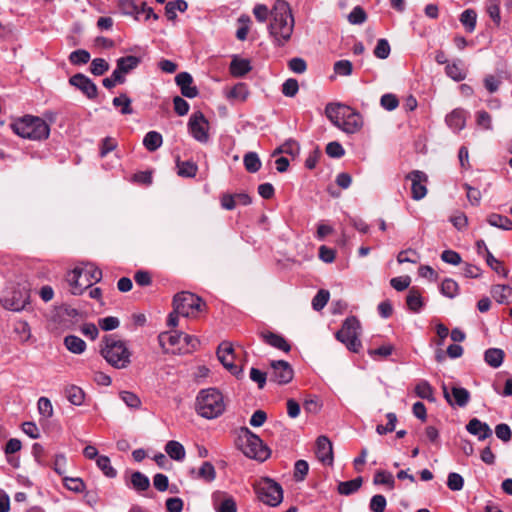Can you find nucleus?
I'll list each match as a JSON object with an SVG mask.
<instances>
[{
    "instance_id": "9",
    "label": "nucleus",
    "mask_w": 512,
    "mask_h": 512,
    "mask_svg": "<svg viewBox=\"0 0 512 512\" xmlns=\"http://www.w3.org/2000/svg\"><path fill=\"white\" fill-rule=\"evenodd\" d=\"M360 329L359 320L355 316H350L346 318L342 328L336 333V339L343 343L348 350L357 353L361 348Z\"/></svg>"
},
{
    "instance_id": "35",
    "label": "nucleus",
    "mask_w": 512,
    "mask_h": 512,
    "mask_svg": "<svg viewBox=\"0 0 512 512\" xmlns=\"http://www.w3.org/2000/svg\"><path fill=\"white\" fill-rule=\"evenodd\" d=\"M477 13L473 9H466L460 15V22L468 33H472L476 28Z\"/></svg>"
},
{
    "instance_id": "14",
    "label": "nucleus",
    "mask_w": 512,
    "mask_h": 512,
    "mask_svg": "<svg viewBox=\"0 0 512 512\" xmlns=\"http://www.w3.org/2000/svg\"><path fill=\"white\" fill-rule=\"evenodd\" d=\"M217 357L222 365L236 377L242 374V368L234 364V349L232 343L228 341L222 342L217 350Z\"/></svg>"
},
{
    "instance_id": "11",
    "label": "nucleus",
    "mask_w": 512,
    "mask_h": 512,
    "mask_svg": "<svg viewBox=\"0 0 512 512\" xmlns=\"http://www.w3.org/2000/svg\"><path fill=\"white\" fill-rule=\"evenodd\" d=\"M30 292L28 289L19 286L7 288L0 299L1 305L10 311L19 312L29 304Z\"/></svg>"
},
{
    "instance_id": "5",
    "label": "nucleus",
    "mask_w": 512,
    "mask_h": 512,
    "mask_svg": "<svg viewBox=\"0 0 512 512\" xmlns=\"http://www.w3.org/2000/svg\"><path fill=\"white\" fill-rule=\"evenodd\" d=\"M104 346L101 348V355L104 359L116 369L128 367L131 360V352L124 341L116 339L113 335H107L103 338Z\"/></svg>"
},
{
    "instance_id": "26",
    "label": "nucleus",
    "mask_w": 512,
    "mask_h": 512,
    "mask_svg": "<svg viewBox=\"0 0 512 512\" xmlns=\"http://www.w3.org/2000/svg\"><path fill=\"white\" fill-rule=\"evenodd\" d=\"M491 294L499 304H508L512 301V287L508 285H494Z\"/></svg>"
},
{
    "instance_id": "30",
    "label": "nucleus",
    "mask_w": 512,
    "mask_h": 512,
    "mask_svg": "<svg viewBox=\"0 0 512 512\" xmlns=\"http://www.w3.org/2000/svg\"><path fill=\"white\" fill-rule=\"evenodd\" d=\"M406 303L409 308L414 313H418L424 305L423 298L421 293L416 288H411L406 297Z\"/></svg>"
},
{
    "instance_id": "41",
    "label": "nucleus",
    "mask_w": 512,
    "mask_h": 512,
    "mask_svg": "<svg viewBox=\"0 0 512 512\" xmlns=\"http://www.w3.org/2000/svg\"><path fill=\"white\" fill-rule=\"evenodd\" d=\"M119 397L131 409L139 410L142 406L141 399L131 391H121Z\"/></svg>"
},
{
    "instance_id": "23",
    "label": "nucleus",
    "mask_w": 512,
    "mask_h": 512,
    "mask_svg": "<svg viewBox=\"0 0 512 512\" xmlns=\"http://www.w3.org/2000/svg\"><path fill=\"white\" fill-rule=\"evenodd\" d=\"M252 69L251 63L248 59L239 58L235 56L230 63V73L232 76L240 78L249 73Z\"/></svg>"
},
{
    "instance_id": "51",
    "label": "nucleus",
    "mask_w": 512,
    "mask_h": 512,
    "mask_svg": "<svg viewBox=\"0 0 512 512\" xmlns=\"http://www.w3.org/2000/svg\"><path fill=\"white\" fill-rule=\"evenodd\" d=\"M69 60L74 65L86 64L90 60V53L87 50L78 49L69 55Z\"/></svg>"
},
{
    "instance_id": "4",
    "label": "nucleus",
    "mask_w": 512,
    "mask_h": 512,
    "mask_svg": "<svg viewBox=\"0 0 512 512\" xmlns=\"http://www.w3.org/2000/svg\"><path fill=\"white\" fill-rule=\"evenodd\" d=\"M196 411L206 419L219 417L225 411L223 395L215 388L201 390L196 398Z\"/></svg>"
},
{
    "instance_id": "2",
    "label": "nucleus",
    "mask_w": 512,
    "mask_h": 512,
    "mask_svg": "<svg viewBox=\"0 0 512 512\" xmlns=\"http://www.w3.org/2000/svg\"><path fill=\"white\" fill-rule=\"evenodd\" d=\"M326 117L331 123L346 134L358 133L364 125L362 115L349 106L329 103L325 107Z\"/></svg>"
},
{
    "instance_id": "56",
    "label": "nucleus",
    "mask_w": 512,
    "mask_h": 512,
    "mask_svg": "<svg viewBox=\"0 0 512 512\" xmlns=\"http://www.w3.org/2000/svg\"><path fill=\"white\" fill-rule=\"evenodd\" d=\"M380 104L385 110L393 111L398 107L399 100L396 95L387 93L381 96Z\"/></svg>"
},
{
    "instance_id": "29",
    "label": "nucleus",
    "mask_w": 512,
    "mask_h": 512,
    "mask_svg": "<svg viewBox=\"0 0 512 512\" xmlns=\"http://www.w3.org/2000/svg\"><path fill=\"white\" fill-rule=\"evenodd\" d=\"M165 452L176 461H182L186 455L184 446L175 440H170L166 443Z\"/></svg>"
},
{
    "instance_id": "36",
    "label": "nucleus",
    "mask_w": 512,
    "mask_h": 512,
    "mask_svg": "<svg viewBox=\"0 0 512 512\" xmlns=\"http://www.w3.org/2000/svg\"><path fill=\"white\" fill-rule=\"evenodd\" d=\"M177 165V173L181 177L192 178L196 176L198 167L193 161H180L179 159L176 162Z\"/></svg>"
},
{
    "instance_id": "19",
    "label": "nucleus",
    "mask_w": 512,
    "mask_h": 512,
    "mask_svg": "<svg viewBox=\"0 0 512 512\" xmlns=\"http://www.w3.org/2000/svg\"><path fill=\"white\" fill-rule=\"evenodd\" d=\"M176 84L181 89V94L187 98H194L198 95V89L192 85L193 78L188 72H181L175 77Z\"/></svg>"
},
{
    "instance_id": "33",
    "label": "nucleus",
    "mask_w": 512,
    "mask_h": 512,
    "mask_svg": "<svg viewBox=\"0 0 512 512\" xmlns=\"http://www.w3.org/2000/svg\"><path fill=\"white\" fill-rule=\"evenodd\" d=\"M162 143V135L156 131L148 132L143 139V145L150 152L156 151L162 145Z\"/></svg>"
},
{
    "instance_id": "24",
    "label": "nucleus",
    "mask_w": 512,
    "mask_h": 512,
    "mask_svg": "<svg viewBox=\"0 0 512 512\" xmlns=\"http://www.w3.org/2000/svg\"><path fill=\"white\" fill-rule=\"evenodd\" d=\"M140 64V58L136 56L121 57L117 60V66L114 70L118 75L124 76L137 68Z\"/></svg>"
},
{
    "instance_id": "43",
    "label": "nucleus",
    "mask_w": 512,
    "mask_h": 512,
    "mask_svg": "<svg viewBox=\"0 0 512 512\" xmlns=\"http://www.w3.org/2000/svg\"><path fill=\"white\" fill-rule=\"evenodd\" d=\"M440 290L445 297L454 298L459 293V286L455 280L446 278L442 281Z\"/></svg>"
},
{
    "instance_id": "17",
    "label": "nucleus",
    "mask_w": 512,
    "mask_h": 512,
    "mask_svg": "<svg viewBox=\"0 0 512 512\" xmlns=\"http://www.w3.org/2000/svg\"><path fill=\"white\" fill-rule=\"evenodd\" d=\"M316 456L325 465L333 463V448L331 441L326 436H319L316 441Z\"/></svg>"
},
{
    "instance_id": "15",
    "label": "nucleus",
    "mask_w": 512,
    "mask_h": 512,
    "mask_svg": "<svg viewBox=\"0 0 512 512\" xmlns=\"http://www.w3.org/2000/svg\"><path fill=\"white\" fill-rule=\"evenodd\" d=\"M69 83L79 89L87 98L95 99L98 95L96 84L86 75L77 73L70 77Z\"/></svg>"
},
{
    "instance_id": "3",
    "label": "nucleus",
    "mask_w": 512,
    "mask_h": 512,
    "mask_svg": "<svg viewBox=\"0 0 512 512\" xmlns=\"http://www.w3.org/2000/svg\"><path fill=\"white\" fill-rule=\"evenodd\" d=\"M101 279L102 271L93 263H82L68 272L66 276L73 295H81L85 289L100 282Z\"/></svg>"
},
{
    "instance_id": "49",
    "label": "nucleus",
    "mask_w": 512,
    "mask_h": 512,
    "mask_svg": "<svg viewBox=\"0 0 512 512\" xmlns=\"http://www.w3.org/2000/svg\"><path fill=\"white\" fill-rule=\"evenodd\" d=\"M38 412L41 416L48 419L53 416V406L47 397H40L37 402Z\"/></svg>"
},
{
    "instance_id": "7",
    "label": "nucleus",
    "mask_w": 512,
    "mask_h": 512,
    "mask_svg": "<svg viewBox=\"0 0 512 512\" xmlns=\"http://www.w3.org/2000/svg\"><path fill=\"white\" fill-rule=\"evenodd\" d=\"M239 439L242 442L241 449L247 457L258 461H265L270 456L269 448L248 428H241Z\"/></svg>"
},
{
    "instance_id": "25",
    "label": "nucleus",
    "mask_w": 512,
    "mask_h": 512,
    "mask_svg": "<svg viewBox=\"0 0 512 512\" xmlns=\"http://www.w3.org/2000/svg\"><path fill=\"white\" fill-rule=\"evenodd\" d=\"M158 341L163 349L168 350L169 347H174L181 343L182 332L177 330L162 332L158 336Z\"/></svg>"
},
{
    "instance_id": "61",
    "label": "nucleus",
    "mask_w": 512,
    "mask_h": 512,
    "mask_svg": "<svg viewBox=\"0 0 512 512\" xmlns=\"http://www.w3.org/2000/svg\"><path fill=\"white\" fill-rule=\"evenodd\" d=\"M353 70L352 63L349 60H340L334 64V71L340 76H349Z\"/></svg>"
},
{
    "instance_id": "37",
    "label": "nucleus",
    "mask_w": 512,
    "mask_h": 512,
    "mask_svg": "<svg viewBox=\"0 0 512 512\" xmlns=\"http://www.w3.org/2000/svg\"><path fill=\"white\" fill-rule=\"evenodd\" d=\"M487 222L489 225L502 230H512V221L508 217L500 214L492 213L488 215Z\"/></svg>"
},
{
    "instance_id": "21",
    "label": "nucleus",
    "mask_w": 512,
    "mask_h": 512,
    "mask_svg": "<svg viewBox=\"0 0 512 512\" xmlns=\"http://www.w3.org/2000/svg\"><path fill=\"white\" fill-rule=\"evenodd\" d=\"M467 112L461 108L454 109L450 114L446 116L447 125L455 130L461 131L466 125Z\"/></svg>"
},
{
    "instance_id": "64",
    "label": "nucleus",
    "mask_w": 512,
    "mask_h": 512,
    "mask_svg": "<svg viewBox=\"0 0 512 512\" xmlns=\"http://www.w3.org/2000/svg\"><path fill=\"white\" fill-rule=\"evenodd\" d=\"M217 512H237V505L235 500L230 497L226 496L220 505L216 508Z\"/></svg>"
},
{
    "instance_id": "8",
    "label": "nucleus",
    "mask_w": 512,
    "mask_h": 512,
    "mask_svg": "<svg viewBox=\"0 0 512 512\" xmlns=\"http://www.w3.org/2000/svg\"><path fill=\"white\" fill-rule=\"evenodd\" d=\"M258 499L271 507L278 506L283 500V489L279 483L270 478H261L254 484Z\"/></svg>"
},
{
    "instance_id": "10",
    "label": "nucleus",
    "mask_w": 512,
    "mask_h": 512,
    "mask_svg": "<svg viewBox=\"0 0 512 512\" xmlns=\"http://www.w3.org/2000/svg\"><path fill=\"white\" fill-rule=\"evenodd\" d=\"M203 305L201 298L187 291L176 294L173 299L176 314L183 317H195L201 311Z\"/></svg>"
},
{
    "instance_id": "45",
    "label": "nucleus",
    "mask_w": 512,
    "mask_h": 512,
    "mask_svg": "<svg viewBox=\"0 0 512 512\" xmlns=\"http://www.w3.org/2000/svg\"><path fill=\"white\" fill-rule=\"evenodd\" d=\"M112 103L114 107H120L121 113L124 115L133 113V110L131 108V99L126 94H120V96L115 97Z\"/></svg>"
},
{
    "instance_id": "55",
    "label": "nucleus",
    "mask_w": 512,
    "mask_h": 512,
    "mask_svg": "<svg viewBox=\"0 0 512 512\" xmlns=\"http://www.w3.org/2000/svg\"><path fill=\"white\" fill-rule=\"evenodd\" d=\"M367 15L363 8L356 6L348 15L349 23L359 25L366 21Z\"/></svg>"
},
{
    "instance_id": "22",
    "label": "nucleus",
    "mask_w": 512,
    "mask_h": 512,
    "mask_svg": "<svg viewBox=\"0 0 512 512\" xmlns=\"http://www.w3.org/2000/svg\"><path fill=\"white\" fill-rule=\"evenodd\" d=\"M260 336L265 343L276 349L284 352H289L291 349L289 343L281 335L275 334L273 332H262Z\"/></svg>"
},
{
    "instance_id": "20",
    "label": "nucleus",
    "mask_w": 512,
    "mask_h": 512,
    "mask_svg": "<svg viewBox=\"0 0 512 512\" xmlns=\"http://www.w3.org/2000/svg\"><path fill=\"white\" fill-rule=\"evenodd\" d=\"M467 431L477 436L478 440L483 441L492 436V430L487 423L481 422L477 418L471 419L466 425Z\"/></svg>"
},
{
    "instance_id": "13",
    "label": "nucleus",
    "mask_w": 512,
    "mask_h": 512,
    "mask_svg": "<svg viewBox=\"0 0 512 512\" xmlns=\"http://www.w3.org/2000/svg\"><path fill=\"white\" fill-rule=\"evenodd\" d=\"M269 379L279 385L289 383L294 376L291 365L284 360L272 361L270 363Z\"/></svg>"
},
{
    "instance_id": "40",
    "label": "nucleus",
    "mask_w": 512,
    "mask_h": 512,
    "mask_svg": "<svg viewBox=\"0 0 512 512\" xmlns=\"http://www.w3.org/2000/svg\"><path fill=\"white\" fill-rule=\"evenodd\" d=\"M98 468L108 478H115L117 476L116 469L111 465L110 458L108 456L101 455L96 459Z\"/></svg>"
},
{
    "instance_id": "38",
    "label": "nucleus",
    "mask_w": 512,
    "mask_h": 512,
    "mask_svg": "<svg viewBox=\"0 0 512 512\" xmlns=\"http://www.w3.org/2000/svg\"><path fill=\"white\" fill-rule=\"evenodd\" d=\"M363 483L362 477H357L355 479L340 482L338 484V492L342 495H350L356 492Z\"/></svg>"
},
{
    "instance_id": "57",
    "label": "nucleus",
    "mask_w": 512,
    "mask_h": 512,
    "mask_svg": "<svg viewBox=\"0 0 512 512\" xmlns=\"http://www.w3.org/2000/svg\"><path fill=\"white\" fill-rule=\"evenodd\" d=\"M447 486L452 491H460L464 486V479L460 474L451 472L447 478Z\"/></svg>"
},
{
    "instance_id": "28",
    "label": "nucleus",
    "mask_w": 512,
    "mask_h": 512,
    "mask_svg": "<svg viewBox=\"0 0 512 512\" xmlns=\"http://www.w3.org/2000/svg\"><path fill=\"white\" fill-rule=\"evenodd\" d=\"M504 351L499 348H489L484 353L485 362L492 368H498L504 360Z\"/></svg>"
},
{
    "instance_id": "47",
    "label": "nucleus",
    "mask_w": 512,
    "mask_h": 512,
    "mask_svg": "<svg viewBox=\"0 0 512 512\" xmlns=\"http://www.w3.org/2000/svg\"><path fill=\"white\" fill-rule=\"evenodd\" d=\"M386 418L388 420L387 424L384 425H377L376 432L379 435H384L387 433H391L395 430L396 422H397V416L395 413L389 412L386 415Z\"/></svg>"
},
{
    "instance_id": "12",
    "label": "nucleus",
    "mask_w": 512,
    "mask_h": 512,
    "mask_svg": "<svg viewBox=\"0 0 512 512\" xmlns=\"http://www.w3.org/2000/svg\"><path fill=\"white\" fill-rule=\"evenodd\" d=\"M191 136L200 143L209 141V122L200 111L194 112L188 121Z\"/></svg>"
},
{
    "instance_id": "44",
    "label": "nucleus",
    "mask_w": 512,
    "mask_h": 512,
    "mask_svg": "<svg viewBox=\"0 0 512 512\" xmlns=\"http://www.w3.org/2000/svg\"><path fill=\"white\" fill-rule=\"evenodd\" d=\"M415 393L418 397L422 398V399H427L429 401H433L434 398H433V388L431 387V385L425 381V380H422L420 381L416 387H415Z\"/></svg>"
},
{
    "instance_id": "52",
    "label": "nucleus",
    "mask_w": 512,
    "mask_h": 512,
    "mask_svg": "<svg viewBox=\"0 0 512 512\" xmlns=\"http://www.w3.org/2000/svg\"><path fill=\"white\" fill-rule=\"evenodd\" d=\"M329 292L327 290H319L312 299V307L316 311H320L325 307L329 300Z\"/></svg>"
},
{
    "instance_id": "54",
    "label": "nucleus",
    "mask_w": 512,
    "mask_h": 512,
    "mask_svg": "<svg viewBox=\"0 0 512 512\" xmlns=\"http://www.w3.org/2000/svg\"><path fill=\"white\" fill-rule=\"evenodd\" d=\"M64 486L73 492H82L85 489V483L81 478L63 477Z\"/></svg>"
},
{
    "instance_id": "53",
    "label": "nucleus",
    "mask_w": 512,
    "mask_h": 512,
    "mask_svg": "<svg viewBox=\"0 0 512 512\" xmlns=\"http://www.w3.org/2000/svg\"><path fill=\"white\" fill-rule=\"evenodd\" d=\"M120 8H121L122 12L126 15H135L136 19H138L139 15H140L139 5L134 0L121 1Z\"/></svg>"
},
{
    "instance_id": "48",
    "label": "nucleus",
    "mask_w": 512,
    "mask_h": 512,
    "mask_svg": "<svg viewBox=\"0 0 512 512\" xmlns=\"http://www.w3.org/2000/svg\"><path fill=\"white\" fill-rule=\"evenodd\" d=\"M198 477L206 482H212L216 478V471L210 462H204L198 472Z\"/></svg>"
},
{
    "instance_id": "42",
    "label": "nucleus",
    "mask_w": 512,
    "mask_h": 512,
    "mask_svg": "<svg viewBox=\"0 0 512 512\" xmlns=\"http://www.w3.org/2000/svg\"><path fill=\"white\" fill-rule=\"evenodd\" d=\"M131 484L135 490L141 492L149 488L150 481L146 475L137 471L131 475Z\"/></svg>"
},
{
    "instance_id": "58",
    "label": "nucleus",
    "mask_w": 512,
    "mask_h": 512,
    "mask_svg": "<svg viewBox=\"0 0 512 512\" xmlns=\"http://www.w3.org/2000/svg\"><path fill=\"white\" fill-rule=\"evenodd\" d=\"M390 54V45L386 39H379L374 49V55L379 59H386Z\"/></svg>"
},
{
    "instance_id": "50",
    "label": "nucleus",
    "mask_w": 512,
    "mask_h": 512,
    "mask_svg": "<svg viewBox=\"0 0 512 512\" xmlns=\"http://www.w3.org/2000/svg\"><path fill=\"white\" fill-rule=\"evenodd\" d=\"M109 70L108 62L103 58H95L90 65V71L95 76L103 75Z\"/></svg>"
},
{
    "instance_id": "63",
    "label": "nucleus",
    "mask_w": 512,
    "mask_h": 512,
    "mask_svg": "<svg viewBox=\"0 0 512 512\" xmlns=\"http://www.w3.org/2000/svg\"><path fill=\"white\" fill-rule=\"evenodd\" d=\"M326 153L332 158H340L345 154V150L339 142L332 141L327 144Z\"/></svg>"
},
{
    "instance_id": "6",
    "label": "nucleus",
    "mask_w": 512,
    "mask_h": 512,
    "mask_svg": "<svg viewBox=\"0 0 512 512\" xmlns=\"http://www.w3.org/2000/svg\"><path fill=\"white\" fill-rule=\"evenodd\" d=\"M13 131L22 138L30 140L47 139L50 134L48 124L41 118L26 115L12 124Z\"/></svg>"
},
{
    "instance_id": "39",
    "label": "nucleus",
    "mask_w": 512,
    "mask_h": 512,
    "mask_svg": "<svg viewBox=\"0 0 512 512\" xmlns=\"http://www.w3.org/2000/svg\"><path fill=\"white\" fill-rule=\"evenodd\" d=\"M245 169L250 173H256L261 168V160L256 152H248L244 155Z\"/></svg>"
},
{
    "instance_id": "62",
    "label": "nucleus",
    "mask_w": 512,
    "mask_h": 512,
    "mask_svg": "<svg viewBox=\"0 0 512 512\" xmlns=\"http://www.w3.org/2000/svg\"><path fill=\"white\" fill-rule=\"evenodd\" d=\"M464 188L466 190L467 199L473 206H478L481 201V192L479 189L470 186L469 184H464Z\"/></svg>"
},
{
    "instance_id": "34",
    "label": "nucleus",
    "mask_w": 512,
    "mask_h": 512,
    "mask_svg": "<svg viewBox=\"0 0 512 512\" xmlns=\"http://www.w3.org/2000/svg\"><path fill=\"white\" fill-rule=\"evenodd\" d=\"M188 8V4L185 0L170 1L165 6V14L169 20L176 19V12H185Z\"/></svg>"
},
{
    "instance_id": "1",
    "label": "nucleus",
    "mask_w": 512,
    "mask_h": 512,
    "mask_svg": "<svg viewBox=\"0 0 512 512\" xmlns=\"http://www.w3.org/2000/svg\"><path fill=\"white\" fill-rule=\"evenodd\" d=\"M269 33L278 46L285 45L294 30V17L290 5L285 0H276L271 10Z\"/></svg>"
},
{
    "instance_id": "60",
    "label": "nucleus",
    "mask_w": 512,
    "mask_h": 512,
    "mask_svg": "<svg viewBox=\"0 0 512 512\" xmlns=\"http://www.w3.org/2000/svg\"><path fill=\"white\" fill-rule=\"evenodd\" d=\"M298 90V81L293 78L287 79L282 85V93L287 97H294Z\"/></svg>"
},
{
    "instance_id": "46",
    "label": "nucleus",
    "mask_w": 512,
    "mask_h": 512,
    "mask_svg": "<svg viewBox=\"0 0 512 512\" xmlns=\"http://www.w3.org/2000/svg\"><path fill=\"white\" fill-rule=\"evenodd\" d=\"M446 74L454 81H462L466 77V73L460 63L448 64L445 68Z\"/></svg>"
},
{
    "instance_id": "18",
    "label": "nucleus",
    "mask_w": 512,
    "mask_h": 512,
    "mask_svg": "<svg viewBox=\"0 0 512 512\" xmlns=\"http://www.w3.org/2000/svg\"><path fill=\"white\" fill-rule=\"evenodd\" d=\"M443 394L450 405L456 404L459 407H464L470 400L469 391L462 387H452L450 395L447 388L443 386Z\"/></svg>"
},
{
    "instance_id": "32",
    "label": "nucleus",
    "mask_w": 512,
    "mask_h": 512,
    "mask_svg": "<svg viewBox=\"0 0 512 512\" xmlns=\"http://www.w3.org/2000/svg\"><path fill=\"white\" fill-rule=\"evenodd\" d=\"M65 396L67 400L76 406H80L84 402L85 394L84 391L75 385H70L65 389Z\"/></svg>"
},
{
    "instance_id": "59",
    "label": "nucleus",
    "mask_w": 512,
    "mask_h": 512,
    "mask_svg": "<svg viewBox=\"0 0 512 512\" xmlns=\"http://www.w3.org/2000/svg\"><path fill=\"white\" fill-rule=\"evenodd\" d=\"M386 505V498L383 495L377 494L371 498L369 508L372 512H384Z\"/></svg>"
},
{
    "instance_id": "31",
    "label": "nucleus",
    "mask_w": 512,
    "mask_h": 512,
    "mask_svg": "<svg viewBox=\"0 0 512 512\" xmlns=\"http://www.w3.org/2000/svg\"><path fill=\"white\" fill-rule=\"evenodd\" d=\"M65 347L74 354H81L86 349V343L80 337L68 335L64 338Z\"/></svg>"
},
{
    "instance_id": "27",
    "label": "nucleus",
    "mask_w": 512,
    "mask_h": 512,
    "mask_svg": "<svg viewBox=\"0 0 512 512\" xmlns=\"http://www.w3.org/2000/svg\"><path fill=\"white\" fill-rule=\"evenodd\" d=\"M249 95L248 87L245 83H237L231 89L226 90L225 96L228 100L244 102Z\"/></svg>"
},
{
    "instance_id": "16",
    "label": "nucleus",
    "mask_w": 512,
    "mask_h": 512,
    "mask_svg": "<svg viewBox=\"0 0 512 512\" xmlns=\"http://www.w3.org/2000/svg\"><path fill=\"white\" fill-rule=\"evenodd\" d=\"M407 178L411 180V193L414 200H421L427 194L426 183L428 181L427 175L419 170H414L407 175Z\"/></svg>"
}]
</instances>
